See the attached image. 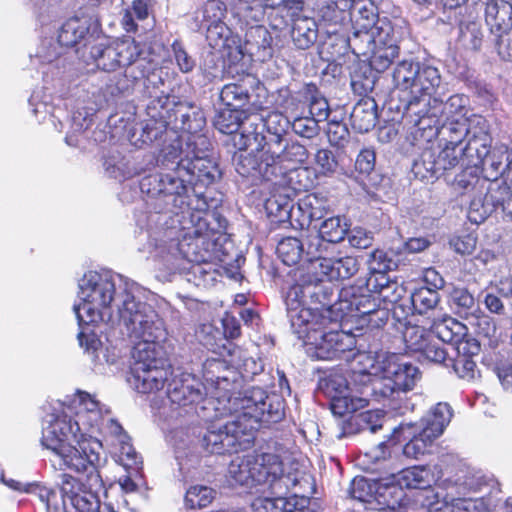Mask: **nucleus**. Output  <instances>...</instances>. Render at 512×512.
I'll return each mask as SVG.
<instances>
[{
	"label": "nucleus",
	"mask_w": 512,
	"mask_h": 512,
	"mask_svg": "<svg viewBox=\"0 0 512 512\" xmlns=\"http://www.w3.org/2000/svg\"><path fill=\"white\" fill-rule=\"evenodd\" d=\"M356 346L357 343L335 359L354 363L351 381L358 387L360 396L353 394L348 380L342 375H330L325 381V392L335 415L355 412L366 406L370 398L375 401L393 399L401 392L412 390L420 378L418 367L404 356L384 351H360Z\"/></svg>",
	"instance_id": "nucleus-1"
},
{
	"label": "nucleus",
	"mask_w": 512,
	"mask_h": 512,
	"mask_svg": "<svg viewBox=\"0 0 512 512\" xmlns=\"http://www.w3.org/2000/svg\"><path fill=\"white\" fill-rule=\"evenodd\" d=\"M335 287L314 273H302L286 293L287 317L293 334L302 341L306 354L313 359H332L351 350L356 335L336 330L332 311Z\"/></svg>",
	"instance_id": "nucleus-2"
},
{
	"label": "nucleus",
	"mask_w": 512,
	"mask_h": 512,
	"mask_svg": "<svg viewBox=\"0 0 512 512\" xmlns=\"http://www.w3.org/2000/svg\"><path fill=\"white\" fill-rule=\"evenodd\" d=\"M211 146L204 135L178 136L165 145L157 163L168 172L150 174L142 178L140 189L148 196L153 210L149 224H167L169 219L183 216L189 208L187 182L191 181L189 157L193 149L205 151Z\"/></svg>",
	"instance_id": "nucleus-3"
},
{
	"label": "nucleus",
	"mask_w": 512,
	"mask_h": 512,
	"mask_svg": "<svg viewBox=\"0 0 512 512\" xmlns=\"http://www.w3.org/2000/svg\"><path fill=\"white\" fill-rule=\"evenodd\" d=\"M225 409L231 419L209 428L200 440L201 447L209 454L237 452L250 447L255 431L279 422L284 416L283 401L277 395L269 396L260 387L229 397Z\"/></svg>",
	"instance_id": "nucleus-4"
},
{
	"label": "nucleus",
	"mask_w": 512,
	"mask_h": 512,
	"mask_svg": "<svg viewBox=\"0 0 512 512\" xmlns=\"http://www.w3.org/2000/svg\"><path fill=\"white\" fill-rule=\"evenodd\" d=\"M78 286L80 302L73 307L81 328L78 341L84 351L92 356V360L96 361L102 352V344L90 329V324L116 323L121 300L138 288L134 282L109 271H89L79 280Z\"/></svg>",
	"instance_id": "nucleus-5"
},
{
	"label": "nucleus",
	"mask_w": 512,
	"mask_h": 512,
	"mask_svg": "<svg viewBox=\"0 0 512 512\" xmlns=\"http://www.w3.org/2000/svg\"><path fill=\"white\" fill-rule=\"evenodd\" d=\"M442 82L438 68L423 63L413 96H408L405 114L413 125L411 132L418 143H429L450 123L459 122L469 113V100L455 94L445 102L437 96Z\"/></svg>",
	"instance_id": "nucleus-6"
},
{
	"label": "nucleus",
	"mask_w": 512,
	"mask_h": 512,
	"mask_svg": "<svg viewBox=\"0 0 512 512\" xmlns=\"http://www.w3.org/2000/svg\"><path fill=\"white\" fill-rule=\"evenodd\" d=\"M182 218L169 219L167 224H149L148 251L165 261L169 269L183 271L187 282L196 287H212L220 273L210 261L211 254L198 251L201 239L187 237Z\"/></svg>",
	"instance_id": "nucleus-7"
},
{
	"label": "nucleus",
	"mask_w": 512,
	"mask_h": 512,
	"mask_svg": "<svg viewBox=\"0 0 512 512\" xmlns=\"http://www.w3.org/2000/svg\"><path fill=\"white\" fill-rule=\"evenodd\" d=\"M41 444L58 460L61 469L81 473L86 469L100 468L102 443L96 437L77 430L75 417L65 413L48 414L43 419Z\"/></svg>",
	"instance_id": "nucleus-8"
},
{
	"label": "nucleus",
	"mask_w": 512,
	"mask_h": 512,
	"mask_svg": "<svg viewBox=\"0 0 512 512\" xmlns=\"http://www.w3.org/2000/svg\"><path fill=\"white\" fill-rule=\"evenodd\" d=\"M442 137L452 144L466 141L463 154L469 165L481 166L486 183L503 178L512 152L503 144L491 147L490 126L483 116L468 113L459 122L446 126Z\"/></svg>",
	"instance_id": "nucleus-9"
},
{
	"label": "nucleus",
	"mask_w": 512,
	"mask_h": 512,
	"mask_svg": "<svg viewBox=\"0 0 512 512\" xmlns=\"http://www.w3.org/2000/svg\"><path fill=\"white\" fill-rule=\"evenodd\" d=\"M81 473L86 474L85 482L64 474L59 490L38 484L34 495L45 504L47 512H97L100 509L98 494L104 489L99 468Z\"/></svg>",
	"instance_id": "nucleus-10"
},
{
	"label": "nucleus",
	"mask_w": 512,
	"mask_h": 512,
	"mask_svg": "<svg viewBox=\"0 0 512 512\" xmlns=\"http://www.w3.org/2000/svg\"><path fill=\"white\" fill-rule=\"evenodd\" d=\"M119 305L116 322L123 323L129 336L139 340L137 344H151L153 350L161 349L159 342L166 338L167 331L155 309L137 300L135 292L124 296Z\"/></svg>",
	"instance_id": "nucleus-11"
},
{
	"label": "nucleus",
	"mask_w": 512,
	"mask_h": 512,
	"mask_svg": "<svg viewBox=\"0 0 512 512\" xmlns=\"http://www.w3.org/2000/svg\"><path fill=\"white\" fill-rule=\"evenodd\" d=\"M265 136L256 131L242 130L235 135L234 144L238 148L233 156L236 172L253 181L263 180L276 185V176L281 174L277 166H273L266 147L263 146Z\"/></svg>",
	"instance_id": "nucleus-12"
},
{
	"label": "nucleus",
	"mask_w": 512,
	"mask_h": 512,
	"mask_svg": "<svg viewBox=\"0 0 512 512\" xmlns=\"http://www.w3.org/2000/svg\"><path fill=\"white\" fill-rule=\"evenodd\" d=\"M332 311L335 312L333 320L336 322V330L345 317H361L372 328L386 324L389 318V308L380 306L362 280H357L355 284L343 287L338 292Z\"/></svg>",
	"instance_id": "nucleus-13"
},
{
	"label": "nucleus",
	"mask_w": 512,
	"mask_h": 512,
	"mask_svg": "<svg viewBox=\"0 0 512 512\" xmlns=\"http://www.w3.org/2000/svg\"><path fill=\"white\" fill-rule=\"evenodd\" d=\"M445 493L426 492L429 510L427 512H488L489 506L482 497L472 494L480 491L482 483L473 476L444 481Z\"/></svg>",
	"instance_id": "nucleus-14"
},
{
	"label": "nucleus",
	"mask_w": 512,
	"mask_h": 512,
	"mask_svg": "<svg viewBox=\"0 0 512 512\" xmlns=\"http://www.w3.org/2000/svg\"><path fill=\"white\" fill-rule=\"evenodd\" d=\"M150 344H135L132 350L133 362L128 382L140 393H152L164 387L170 374L162 350Z\"/></svg>",
	"instance_id": "nucleus-15"
},
{
	"label": "nucleus",
	"mask_w": 512,
	"mask_h": 512,
	"mask_svg": "<svg viewBox=\"0 0 512 512\" xmlns=\"http://www.w3.org/2000/svg\"><path fill=\"white\" fill-rule=\"evenodd\" d=\"M76 401L75 425L77 430L86 432V437L99 432L111 447L122 439H128L120 423L110 416V411L90 394L81 392Z\"/></svg>",
	"instance_id": "nucleus-16"
},
{
	"label": "nucleus",
	"mask_w": 512,
	"mask_h": 512,
	"mask_svg": "<svg viewBox=\"0 0 512 512\" xmlns=\"http://www.w3.org/2000/svg\"><path fill=\"white\" fill-rule=\"evenodd\" d=\"M123 68L124 73L114 76L106 85L107 92L112 96L130 93L138 82L143 81V94L152 99L154 91L159 93L165 85L161 76L162 71L147 53L137 57L131 64L124 65Z\"/></svg>",
	"instance_id": "nucleus-17"
},
{
	"label": "nucleus",
	"mask_w": 512,
	"mask_h": 512,
	"mask_svg": "<svg viewBox=\"0 0 512 512\" xmlns=\"http://www.w3.org/2000/svg\"><path fill=\"white\" fill-rule=\"evenodd\" d=\"M254 460L259 464L252 468L254 486H263L271 495L286 494L302 478L298 463L293 462L288 468H284L283 462L276 454L254 452Z\"/></svg>",
	"instance_id": "nucleus-18"
},
{
	"label": "nucleus",
	"mask_w": 512,
	"mask_h": 512,
	"mask_svg": "<svg viewBox=\"0 0 512 512\" xmlns=\"http://www.w3.org/2000/svg\"><path fill=\"white\" fill-rule=\"evenodd\" d=\"M145 53L134 40L125 39L106 46L102 44L93 46L90 57L97 68L110 72L131 64L133 60Z\"/></svg>",
	"instance_id": "nucleus-19"
},
{
	"label": "nucleus",
	"mask_w": 512,
	"mask_h": 512,
	"mask_svg": "<svg viewBox=\"0 0 512 512\" xmlns=\"http://www.w3.org/2000/svg\"><path fill=\"white\" fill-rule=\"evenodd\" d=\"M266 153H269L270 160L273 166H277L281 170V174L276 176V185H284L293 179V176H301L306 174V170H298L289 167L288 164H302L308 157L306 147L295 141H288L286 138L277 144H272V147L266 148Z\"/></svg>",
	"instance_id": "nucleus-20"
},
{
	"label": "nucleus",
	"mask_w": 512,
	"mask_h": 512,
	"mask_svg": "<svg viewBox=\"0 0 512 512\" xmlns=\"http://www.w3.org/2000/svg\"><path fill=\"white\" fill-rule=\"evenodd\" d=\"M167 398L172 410L182 409L188 413L204 398V386L193 374H175L167 384Z\"/></svg>",
	"instance_id": "nucleus-21"
},
{
	"label": "nucleus",
	"mask_w": 512,
	"mask_h": 512,
	"mask_svg": "<svg viewBox=\"0 0 512 512\" xmlns=\"http://www.w3.org/2000/svg\"><path fill=\"white\" fill-rule=\"evenodd\" d=\"M484 188V197H474L470 202L468 219L475 224L484 222L497 209L503 210L512 194L511 187L502 179L488 181Z\"/></svg>",
	"instance_id": "nucleus-22"
},
{
	"label": "nucleus",
	"mask_w": 512,
	"mask_h": 512,
	"mask_svg": "<svg viewBox=\"0 0 512 512\" xmlns=\"http://www.w3.org/2000/svg\"><path fill=\"white\" fill-rule=\"evenodd\" d=\"M403 341L407 350L420 353L425 360L449 365L446 363L449 350L435 340L431 330L418 325H407L403 331Z\"/></svg>",
	"instance_id": "nucleus-23"
},
{
	"label": "nucleus",
	"mask_w": 512,
	"mask_h": 512,
	"mask_svg": "<svg viewBox=\"0 0 512 512\" xmlns=\"http://www.w3.org/2000/svg\"><path fill=\"white\" fill-rule=\"evenodd\" d=\"M440 137L446 142L445 147L436 152L432 148H426L423 150L420 159L415 161L414 170L416 174H422L423 178L434 177L439 178L445 174V172L455 168L459 164V158L456 153V147L459 144H452L444 139L441 135H437L435 138Z\"/></svg>",
	"instance_id": "nucleus-24"
},
{
	"label": "nucleus",
	"mask_w": 512,
	"mask_h": 512,
	"mask_svg": "<svg viewBox=\"0 0 512 512\" xmlns=\"http://www.w3.org/2000/svg\"><path fill=\"white\" fill-rule=\"evenodd\" d=\"M159 96L167 100L163 106L170 114L169 123L173 128L188 133L187 136L199 135L198 132L205 125V119L200 110L187 102L176 101V97L170 96L163 88Z\"/></svg>",
	"instance_id": "nucleus-25"
},
{
	"label": "nucleus",
	"mask_w": 512,
	"mask_h": 512,
	"mask_svg": "<svg viewBox=\"0 0 512 512\" xmlns=\"http://www.w3.org/2000/svg\"><path fill=\"white\" fill-rule=\"evenodd\" d=\"M393 478L401 488L418 490L415 495V501L423 508H426L427 511L429 510V503L432 501L428 500L426 492L436 493L432 488L433 474L430 469L425 466H413L401 470L396 475H393Z\"/></svg>",
	"instance_id": "nucleus-26"
},
{
	"label": "nucleus",
	"mask_w": 512,
	"mask_h": 512,
	"mask_svg": "<svg viewBox=\"0 0 512 512\" xmlns=\"http://www.w3.org/2000/svg\"><path fill=\"white\" fill-rule=\"evenodd\" d=\"M167 100L154 91L152 99L147 104L146 112L149 119L142 126L141 140L143 143H152L162 137L170 126V114L163 105Z\"/></svg>",
	"instance_id": "nucleus-27"
},
{
	"label": "nucleus",
	"mask_w": 512,
	"mask_h": 512,
	"mask_svg": "<svg viewBox=\"0 0 512 512\" xmlns=\"http://www.w3.org/2000/svg\"><path fill=\"white\" fill-rule=\"evenodd\" d=\"M210 146L205 151L196 149L192 151L189 157L191 163V181L187 182L189 185L201 183L203 185H210L216 179L220 178L221 172L218 165L208 157Z\"/></svg>",
	"instance_id": "nucleus-28"
},
{
	"label": "nucleus",
	"mask_w": 512,
	"mask_h": 512,
	"mask_svg": "<svg viewBox=\"0 0 512 512\" xmlns=\"http://www.w3.org/2000/svg\"><path fill=\"white\" fill-rule=\"evenodd\" d=\"M258 84L255 76L246 74L238 81L226 84L220 91V100L226 107L240 109L249 102L251 91Z\"/></svg>",
	"instance_id": "nucleus-29"
},
{
	"label": "nucleus",
	"mask_w": 512,
	"mask_h": 512,
	"mask_svg": "<svg viewBox=\"0 0 512 512\" xmlns=\"http://www.w3.org/2000/svg\"><path fill=\"white\" fill-rule=\"evenodd\" d=\"M328 211V200L315 193L300 198L295 207V215L298 216L297 221L302 228L308 227L313 221L323 219Z\"/></svg>",
	"instance_id": "nucleus-30"
},
{
	"label": "nucleus",
	"mask_w": 512,
	"mask_h": 512,
	"mask_svg": "<svg viewBox=\"0 0 512 512\" xmlns=\"http://www.w3.org/2000/svg\"><path fill=\"white\" fill-rule=\"evenodd\" d=\"M375 46L398 45V42L408 34L406 22L402 19L390 20L382 17L371 29Z\"/></svg>",
	"instance_id": "nucleus-31"
},
{
	"label": "nucleus",
	"mask_w": 512,
	"mask_h": 512,
	"mask_svg": "<svg viewBox=\"0 0 512 512\" xmlns=\"http://www.w3.org/2000/svg\"><path fill=\"white\" fill-rule=\"evenodd\" d=\"M303 241L304 244V265L306 273L317 274L320 270L322 259H328L329 249L333 246L320 235H310Z\"/></svg>",
	"instance_id": "nucleus-32"
},
{
	"label": "nucleus",
	"mask_w": 512,
	"mask_h": 512,
	"mask_svg": "<svg viewBox=\"0 0 512 512\" xmlns=\"http://www.w3.org/2000/svg\"><path fill=\"white\" fill-rule=\"evenodd\" d=\"M263 121L269 136H265L263 146L266 148L272 147L273 142L275 144L285 139V135L290 127L291 123L289 119L280 112H270L265 118L258 117L257 115L246 118V121L252 126L255 121Z\"/></svg>",
	"instance_id": "nucleus-33"
},
{
	"label": "nucleus",
	"mask_w": 512,
	"mask_h": 512,
	"mask_svg": "<svg viewBox=\"0 0 512 512\" xmlns=\"http://www.w3.org/2000/svg\"><path fill=\"white\" fill-rule=\"evenodd\" d=\"M430 328L435 340L439 341L442 347L447 344L450 348L465 336L467 330L465 325L449 316L434 318Z\"/></svg>",
	"instance_id": "nucleus-34"
},
{
	"label": "nucleus",
	"mask_w": 512,
	"mask_h": 512,
	"mask_svg": "<svg viewBox=\"0 0 512 512\" xmlns=\"http://www.w3.org/2000/svg\"><path fill=\"white\" fill-rule=\"evenodd\" d=\"M358 269L359 263L355 257H329L321 260L319 273L330 281L344 280L354 276Z\"/></svg>",
	"instance_id": "nucleus-35"
},
{
	"label": "nucleus",
	"mask_w": 512,
	"mask_h": 512,
	"mask_svg": "<svg viewBox=\"0 0 512 512\" xmlns=\"http://www.w3.org/2000/svg\"><path fill=\"white\" fill-rule=\"evenodd\" d=\"M90 23L85 18L68 19L58 31V43L64 47H73L86 42L90 37Z\"/></svg>",
	"instance_id": "nucleus-36"
},
{
	"label": "nucleus",
	"mask_w": 512,
	"mask_h": 512,
	"mask_svg": "<svg viewBox=\"0 0 512 512\" xmlns=\"http://www.w3.org/2000/svg\"><path fill=\"white\" fill-rule=\"evenodd\" d=\"M423 63L405 59L400 61L393 71V82L400 91H406L413 96L415 86L418 82V75L422 70Z\"/></svg>",
	"instance_id": "nucleus-37"
},
{
	"label": "nucleus",
	"mask_w": 512,
	"mask_h": 512,
	"mask_svg": "<svg viewBox=\"0 0 512 512\" xmlns=\"http://www.w3.org/2000/svg\"><path fill=\"white\" fill-rule=\"evenodd\" d=\"M377 104L372 98L361 99L351 112V123L360 133L370 131L377 122Z\"/></svg>",
	"instance_id": "nucleus-38"
},
{
	"label": "nucleus",
	"mask_w": 512,
	"mask_h": 512,
	"mask_svg": "<svg viewBox=\"0 0 512 512\" xmlns=\"http://www.w3.org/2000/svg\"><path fill=\"white\" fill-rule=\"evenodd\" d=\"M258 465L254 460V452L243 456H235L228 466V477L241 486H254V470L252 468Z\"/></svg>",
	"instance_id": "nucleus-39"
},
{
	"label": "nucleus",
	"mask_w": 512,
	"mask_h": 512,
	"mask_svg": "<svg viewBox=\"0 0 512 512\" xmlns=\"http://www.w3.org/2000/svg\"><path fill=\"white\" fill-rule=\"evenodd\" d=\"M380 19L378 9L371 0H357L349 11L347 21L351 22L352 29L371 30Z\"/></svg>",
	"instance_id": "nucleus-40"
},
{
	"label": "nucleus",
	"mask_w": 512,
	"mask_h": 512,
	"mask_svg": "<svg viewBox=\"0 0 512 512\" xmlns=\"http://www.w3.org/2000/svg\"><path fill=\"white\" fill-rule=\"evenodd\" d=\"M357 0H319L318 12L321 18L330 24L343 25L347 22L349 11Z\"/></svg>",
	"instance_id": "nucleus-41"
},
{
	"label": "nucleus",
	"mask_w": 512,
	"mask_h": 512,
	"mask_svg": "<svg viewBox=\"0 0 512 512\" xmlns=\"http://www.w3.org/2000/svg\"><path fill=\"white\" fill-rule=\"evenodd\" d=\"M449 304L457 315L466 320L475 316V313H480L474 296L465 287H452L449 292Z\"/></svg>",
	"instance_id": "nucleus-42"
},
{
	"label": "nucleus",
	"mask_w": 512,
	"mask_h": 512,
	"mask_svg": "<svg viewBox=\"0 0 512 512\" xmlns=\"http://www.w3.org/2000/svg\"><path fill=\"white\" fill-rule=\"evenodd\" d=\"M404 262L399 250L394 243L388 250H374L368 260L369 272H390L396 270L400 263Z\"/></svg>",
	"instance_id": "nucleus-43"
},
{
	"label": "nucleus",
	"mask_w": 512,
	"mask_h": 512,
	"mask_svg": "<svg viewBox=\"0 0 512 512\" xmlns=\"http://www.w3.org/2000/svg\"><path fill=\"white\" fill-rule=\"evenodd\" d=\"M276 252L281 261L287 266L303 262L302 268H299L296 272L297 278L299 277V270L304 273V244L302 240L295 237H286L279 241Z\"/></svg>",
	"instance_id": "nucleus-44"
},
{
	"label": "nucleus",
	"mask_w": 512,
	"mask_h": 512,
	"mask_svg": "<svg viewBox=\"0 0 512 512\" xmlns=\"http://www.w3.org/2000/svg\"><path fill=\"white\" fill-rule=\"evenodd\" d=\"M452 416L453 411L449 404L438 403L423 419L421 427L429 431L432 436L438 438L450 423Z\"/></svg>",
	"instance_id": "nucleus-45"
},
{
	"label": "nucleus",
	"mask_w": 512,
	"mask_h": 512,
	"mask_svg": "<svg viewBox=\"0 0 512 512\" xmlns=\"http://www.w3.org/2000/svg\"><path fill=\"white\" fill-rule=\"evenodd\" d=\"M292 40L299 49H308L317 40L318 29L316 22L307 17H300L294 20L292 31Z\"/></svg>",
	"instance_id": "nucleus-46"
},
{
	"label": "nucleus",
	"mask_w": 512,
	"mask_h": 512,
	"mask_svg": "<svg viewBox=\"0 0 512 512\" xmlns=\"http://www.w3.org/2000/svg\"><path fill=\"white\" fill-rule=\"evenodd\" d=\"M175 458L179 467V473L183 480L188 481L197 478L202 473V460L190 447L177 446Z\"/></svg>",
	"instance_id": "nucleus-47"
},
{
	"label": "nucleus",
	"mask_w": 512,
	"mask_h": 512,
	"mask_svg": "<svg viewBox=\"0 0 512 512\" xmlns=\"http://www.w3.org/2000/svg\"><path fill=\"white\" fill-rule=\"evenodd\" d=\"M486 22L491 28V32L496 34H508L512 27L511 7L507 5L499 6L497 3L487 6Z\"/></svg>",
	"instance_id": "nucleus-48"
},
{
	"label": "nucleus",
	"mask_w": 512,
	"mask_h": 512,
	"mask_svg": "<svg viewBox=\"0 0 512 512\" xmlns=\"http://www.w3.org/2000/svg\"><path fill=\"white\" fill-rule=\"evenodd\" d=\"M143 163H137L135 161H120L117 164H112L109 161H106V170L109 175L118 180L129 179L135 176H139L142 173L148 170V165H152L153 157L151 155H147L144 157Z\"/></svg>",
	"instance_id": "nucleus-49"
},
{
	"label": "nucleus",
	"mask_w": 512,
	"mask_h": 512,
	"mask_svg": "<svg viewBox=\"0 0 512 512\" xmlns=\"http://www.w3.org/2000/svg\"><path fill=\"white\" fill-rule=\"evenodd\" d=\"M410 300L417 314L424 315L431 313L434 315L438 309L440 297L437 290L423 286L416 289L411 294Z\"/></svg>",
	"instance_id": "nucleus-50"
},
{
	"label": "nucleus",
	"mask_w": 512,
	"mask_h": 512,
	"mask_svg": "<svg viewBox=\"0 0 512 512\" xmlns=\"http://www.w3.org/2000/svg\"><path fill=\"white\" fill-rule=\"evenodd\" d=\"M243 111L237 108L226 107L220 110L214 119L215 128L223 134H233L243 125L245 129L246 123L242 119Z\"/></svg>",
	"instance_id": "nucleus-51"
},
{
	"label": "nucleus",
	"mask_w": 512,
	"mask_h": 512,
	"mask_svg": "<svg viewBox=\"0 0 512 512\" xmlns=\"http://www.w3.org/2000/svg\"><path fill=\"white\" fill-rule=\"evenodd\" d=\"M436 436H432L425 428H420L419 432L403 446V454L410 459H419L430 451Z\"/></svg>",
	"instance_id": "nucleus-52"
},
{
	"label": "nucleus",
	"mask_w": 512,
	"mask_h": 512,
	"mask_svg": "<svg viewBox=\"0 0 512 512\" xmlns=\"http://www.w3.org/2000/svg\"><path fill=\"white\" fill-rule=\"evenodd\" d=\"M226 13V5L220 0H209L195 13V21L198 22V29L223 22Z\"/></svg>",
	"instance_id": "nucleus-53"
},
{
	"label": "nucleus",
	"mask_w": 512,
	"mask_h": 512,
	"mask_svg": "<svg viewBox=\"0 0 512 512\" xmlns=\"http://www.w3.org/2000/svg\"><path fill=\"white\" fill-rule=\"evenodd\" d=\"M112 453L116 461L126 470H133L136 473L139 471L142 460L132 446L129 436L128 439H122L118 444L113 445Z\"/></svg>",
	"instance_id": "nucleus-54"
},
{
	"label": "nucleus",
	"mask_w": 512,
	"mask_h": 512,
	"mask_svg": "<svg viewBox=\"0 0 512 512\" xmlns=\"http://www.w3.org/2000/svg\"><path fill=\"white\" fill-rule=\"evenodd\" d=\"M398 55L399 46L390 44V46H375L367 57L371 69L380 73L387 70Z\"/></svg>",
	"instance_id": "nucleus-55"
},
{
	"label": "nucleus",
	"mask_w": 512,
	"mask_h": 512,
	"mask_svg": "<svg viewBox=\"0 0 512 512\" xmlns=\"http://www.w3.org/2000/svg\"><path fill=\"white\" fill-rule=\"evenodd\" d=\"M347 232L348 226L343 219L339 216H332L322 222L318 235L333 246V244L341 242Z\"/></svg>",
	"instance_id": "nucleus-56"
},
{
	"label": "nucleus",
	"mask_w": 512,
	"mask_h": 512,
	"mask_svg": "<svg viewBox=\"0 0 512 512\" xmlns=\"http://www.w3.org/2000/svg\"><path fill=\"white\" fill-rule=\"evenodd\" d=\"M348 45L354 54L368 56L372 49L375 48L371 30L353 29L351 35L348 36Z\"/></svg>",
	"instance_id": "nucleus-57"
},
{
	"label": "nucleus",
	"mask_w": 512,
	"mask_h": 512,
	"mask_svg": "<svg viewBox=\"0 0 512 512\" xmlns=\"http://www.w3.org/2000/svg\"><path fill=\"white\" fill-rule=\"evenodd\" d=\"M215 495V490L208 486L194 485L186 491L185 502L192 509L205 508L211 504Z\"/></svg>",
	"instance_id": "nucleus-58"
},
{
	"label": "nucleus",
	"mask_w": 512,
	"mask_h": 512,
	"mask_svg": "<svg viewBox=\"0 0 512 512\" xmlns=\"http://www.w3.org/2000/svg\"><path fill=\"white\" fill-rule=\"evenodd\" d=\"M483 37L480 24L469 22L460 28L459 43L467 50L478 51L482 46Z\"/></svg>",
	"instance_id": "nucleus-59"
},
{
	"label": "nucleus",
	"mask_w": 512,
	"mask_h": 512,
	"mask_svg": "<svg viewBox=\"0 0 512 512\" xmlns=\"http://www.w3.org/2000/svg\"><path fill=\"white\" fill-rule=\"evenodd\" d=\"M246 42L252 47H256L258 51L262 50L264 56L270 54L272 37L262 25H256L249 29L246 34Z\"/></svg>",
	"instance_id": "nucleus-60"
},
{
	"label": "nucleus",
	"mask_w": 512,
	"mask_h": 512,
	"mask_svg": "<svg viewBox=\"0 0 512 512\" xmlns=\"http://www.w3.org/2000/svg\"><path fill=\"white\" fill-rule=\"evenodd\" d=\"M357 420L362 432L376 433L382 429L385 415L381 410H368L356 413Z\"/></svg>",
	"instance_id": "nucleus-61"
},
{
	"label": "nucleus",
	"mask_w": 512,
	"mask_h": 512,
	"mask_svg": "<svg viewBox=\"0 0 512 512\" xmlns=\"http://www.w3.org/2000/svg\"><path fill=\"white\" fill-rule=\"evenodd\" d=\"M225 69V61L219 54L209 52L203 61L202 71L205 77L209 80H215L223 76Z\"/></svg>",
	"instance_id": "nucleus-62"
},
{
	"label": "nucleus",
	"mask_w": 512,
	"mask_h": 512,
	"mask_svg": "<svg viewBox=\"0 0 512 512\" xmlns=\"http://www.w3.org/2000/svg\"><path fill=\"white\" fill-rule=\"evenodd\" d=\"M292 130L299 136L312 139L319 134V122L310 116L297 117L291 123Z\"/></svg>",
	"instance_id": "nucleus-63"
},
{
	"label": "nucleus",
	"mask_w": 512,
	"mask_h": 512,
	"mask_svg": "<svg viewBox=\"0 0 512 512\" xmlns=\"http://www.w3.org/2000/svg\"><path fill=\"white\" fill-rule=\"evenodd\" d=\"M348 494L354 500L369 502L373 496V486L365 477L357 476L351 481Z\"/></svg>",
	"instance_id": "nucleus-64"
}]
</instances>
